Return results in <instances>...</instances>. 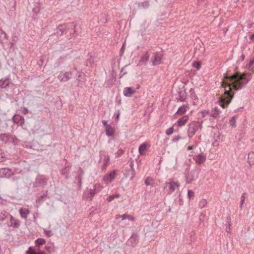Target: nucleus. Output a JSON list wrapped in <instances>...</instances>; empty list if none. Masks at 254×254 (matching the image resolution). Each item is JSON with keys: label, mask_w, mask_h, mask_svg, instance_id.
Wrapping results in <instances>:
<instances>
[{"label": "nucleus", "mask_w": 254, "mask_h": 254, "mask_svg": "<svg viewBox=\"0 0 254 254\" xmlns=\"http://www.w3.org/2000/svg\"><path fill=\"white\" fill-rule=\"evenodd\" d=\"M71 72H65L63 75H59L58 78L62 82H66L71 78Z\"/></svg>", "instance_id": "15"}, {"label": "nucleus", "mask_w": 254, "mask_h": 254, "mask_svg": "<svg viewBox=\"0 0 254 254\" xmlns=\"http://www.w3.org/2000/svg\"><path fill=\"white\" fill-rule=\"evenodd\" d=\"M194 192L190 190H189L188 191V196L189 199H190L191 198L193 197L194 196Z\"/></svg>", "instance_id": "47"}, {"label": "nucleus", "mask_w": 254, "mask_h": 254, "mask_svg": "<svg viewBox=\"0 0 254 254\" xmlns=\"http://www.w3.org/2000/svg\"><path fill=\"white\" fill-rule=\"evenodd\" d=\"M109 160L110 158L108 155H104L102 169H105L106 168L109 163Z\"/></svg>", "instance_id": "31"}, {"label": "nucleus", "mask_w": 254, "mask_h": 254, "mask_svg": "<svg viewBox=\"0 0 254 254\" xmlns=\"http://www.w3.org/2000/svg\"><path fill=\"white\" fill-rule=\"evenodd\" d=\"M15 43H14V42H10V47H9V48H10V49L14 47V45H15Z\"/></svg>", "instance_id": "63"}, {"label": "nucleus", "mask_w": 254, "mask_h": 254, "mask_svg": "<svg viewBox=\"0 0 254 254\" xmlns=\"http://www.w3.org/2000/svg\"><path fill=\"white\" fill-rule=\"evenodd\" d=\"M76 180L78 181V186L79 187L81 186V184H82V181H81V176H80V175H78L76 177Z\"/></svg>", "instance_id": "51"}, {"label": "nucleus", "mask_w": 254, "mask_h": 254, "mask_svg": "<svg viewBox=\"0 0 254 254\" xmlns=\"http://www.w3.org/2000/svg\"><path fill=\"white\" fill-rule=\"evenodd\" d=\"M114 132L115 130L111 126L107 127L106 128V134L108 136H112L114 134Z\"/></svg>", "instance_id": "30"}, {"label": "nucleus", "mask_w": 254, "mask_h": 254, "mask_svg": "<svg viewBox=\"0 0 254 254\" xmlns=\"http://www.w3.org/2000/svg\"><path fill=\"white\" fill-rule=\"evenodd\" d=\"M195 171L186 170V181L187 184H190L194 179V174Z\"/></svg>", "instance_id": "12"}, {"label": "nucleus", "mask_w": 254, "mask_h": 254, "mask_svg": "<svg viewBox=\"0 0 254 254\" xmlns=\"http://www.w3.org/2000/svg\"><path fill=\"white\" fill-rule=\"evenodd\" d=\"M135 92V90L133 88L131 87H126L124 89L123 93L125 96L130 97Z\"/></svg>", "instance_id": "19"}, {"label": "nucleus", "mask_w": 254, "mask_h": 254, "mask_svg": "<svg viewBox=\"0 0 254 254\" xmlns=\"http://www.w3.org/2000/svg\"><path fill=\"white\" fill-rule=\"evenodd\" d=\"M248 162L250 165L254 164V152H251L248 154Z\"/></svg>", "instance_id": "32"}, {"label": "nucleus", "mask_w": 254, "mask_h": 254, "mask_svg": "<svg viewBox=\"0 0 254 254\" xmlns=\"http://www.w3.org/2000/svg\"><path fill=\"white\" fill-rule=\"evenodd\" d=\"M116 174V171L115 170L111 172H110L109 174H106L104 177V180L105 181L107 182L108 183H109V182L110 183L115 178Z\"/></svg>", "instance_id": "20"}, {"label": "nucleus", "mask_w": 254, "mask_h": 254, "mask_svg": "<svg viewBox=\"0 0 254 254\" xmlns=\"http://www.w3.org/2000/svg\"><path fill=\"white\" fill-rule=\"evenodd\" d=\"M128 214H123L122 215H117L116 217V219H119L120 218H122V220H125L126 219H127L128 217Z\"/></svg>", "instance_id": "46"}, {"label": "nucleus", "mask_w": 254, "mask_h": 254, "mask_svg": "<svg viewBox=\"0 0 254 254\" xmlns=\"http://www.w3.org/2000/svg\"><path fill=\"white\" fill-rule=\"evenodd\" d=\"M5 213H6L5 211L0 212V222L3 221L5 219V218H6Z\"/></svg>", "instance_id": "42"}, {"label": "nucleus", "mask_w": 254, "mask_h": 254, "mask_svg": "<svg viewBox=\"0 0 254 254\" xmlns=\"http://www.w3.org/2000/svg\"><path fill=\"white\" fill-rule=\"evenodd\" d=\"M181 138V137L180 136H177L176 137H174L172 139V141L173 142H176V141L179 140Z\"/></svg>", "instance_id": "54"}, {"label": "nucleus", "mask_w": 254, "mask_h": 254, "mask_svg": "<svg viewBox=\"0 0 254 254\" xmlns=\"http://www.w3.org/2000/svg\"><path fill=\"white\" fill-rule=\"evenodd\" d=\"M44 231L45 235L48 237H50L53 235V233L51 230H46L44 229Z\"/></svg>", "instance_id": "44"}, {"label": "nucleus", "mask_w": 254, "mask_h": 254, "mask_svg": "<svg viewBox=\"0 0 254 254\" xmlns=\"http://www.w3.org/2000/svg\"><path fill=\"white\" fill-rule=\"evenodd\" d=\"M18 39V38L16 36H13L12 37V42L16 43Z\"/></svg>", "instance_id": "53"}, {"label": "nucleus", "mask_w": 254, "mask_h": 254, "mask_svg": "<svg viewBox=\"0 0 254 254\" xmlns=\"http://www.w3.org/2000/svg\"><path fill=\"white\" fill-rule=\"evenodd\" d=\"M78 171H79V175H80V176L82 177V175L84 173V171H83V169L81 167H79Z\"/></svg>", "instance_id": "56"}, {"label": "nucleus", "mask_w": 254, "mask_h": 254, "mask_svg": "<svg viewBox=\"0 0 254 254\" xmlns=\"http://www.w3.org/2000/svg\"><path fill=\"white\" fill-rule=\"evenodd\" d=\"M162 54L158 52H154L151 58L153 65L159 64L162 61Z\"/></svg>", "instance_id": "6"}, {"label": "nucleus", "mask_w": 254, "mask_h": 254, "mask_svg": "<svg viewBox=\"0 0 254 254\" xmlns=\"http://www.w3.org/2000/svg\"><path fill=\"white\" fill-rule=\"evenodd\" d=\"M125 50V44L124 43L120 50V56H122Z\"/></svg>", "instance_id": "52"}, {"label": "nucleus", "mask_w": 254, "mask_h": 254, "mask_svg": "<svg viewBox=\"0 0 254 254\" xmlns=\"http://www.w3.org/2000/svg\"><path fill=\"white\" fill-rule=\"evenodd\" d=\"M128 217H127V219H129V220L131 221H134L135 220V218L133 217V216L129 215H128Z\"/></svg>", "instance_id": "59"}, {"label": "nucleus", "mask_w": 254, "mask_h": 254, "mask_svg": "<svg viewBox=\"0 0 254 254\" xmlns=\"http://www.w3.org/2000/svg\"><path fill=\"white\" fill-rule=\"evenodd\" d=\"M13 172L11 169L8 168L0 169V178H9L13 176Z\"/></svg>", "instance_id": "7"}, {"label": "nucleus", "mask_w": 254, "mask_h": 254, "mask_svg": "<svg viewBox=\"0 0 254 254\" xmlns=\"http://www.w3.org/2000/svg\"><path fill=\"white\" fill-rule=\"evenodd\" d=\"M135 171L134 169H126L124 176L126 178H129L130 181L132 180L135 177Z\"/></svg>", "instance_id": "13"}, {"label": "nucleus", "mask_w": 254, "mask_h": 254, "mask_svg": "<svg viewBox=\"0 0 254 254\" xmlns=\"http://www.w3.org/2000/svg\"><path fill=\"white\" fill-rule=\"evenodd\" d=\"M246 193H243L241 197V203L240 205V208L242 209L243 207V205L244 203L245 199V195Z\"/></svg>", "instance_id": "40"}, {"label": "nucleus", "mask_w": 254, "mask_h": 254, "mask_svg": "<svg viewBox=\"0 0 254 254\" xmlns=\"http://www.w3.org/2000/svg\"><path fill=\"white\" fill-rule=\"evenodd\" d=\"M207 204V201L206 199H202L199 202V206L200 208H204Z\"/></svg>", "instance_id": "37"}, {"label": "nucleus", "mask_w": 254, "mask_h": 254, "mask_svg": "<svg viewBox=\"0 0 254 254\" xmlns=\"http://www.w3.org/2000/svg\"><path fill=\"white\" fill-rule=\"evenodd\" d=\"M76 79L78 81V86L81 87V85H80V80L78 79V78L81 76V74L80 73L76 74Z\"/></svg>", "instance_id": "58"}, {"label": "nucleus", "mask_w": 254, "mask_h": 254, "mask_svg": "<svg viewBox=\"0 0 254 254\" xmlns=\"http://www.w3.org/2000/svg\"><path fill=\"white\" fill-rule=\"evenodd\" d=\"M189 108V104L187 103L186 104L183 105L179 108L177 111L175 113V115H182L183 114L186 113V112L188 110Z\"/></svg>", "instance_id": "18"}, {"label": "nucleus", "mask_w": 254, "mask_h": 254, "mask_svg": "<svg viewBox=\"0 0 254 254\" xmlns=\"http://www.w3.org/2000/svg\"><path fill=\"white\" fill-rule=\"evenodd\" d=\"M45 243H46V241L44 239H42V238H39L35 241L36 246L37 247H39L40 246L43 245Z\"/></svg>", "instance_id": "33"}, {"label": "nucleus", "mask_w": 254, "mask_h": 254, "mask_svg": "<svg viewBox=\"0 0 254 254\" xmlns=\"http://www.w3.org/2000/svg\"><path fill=\"white\" fill-rule=\"evenodd\" d=\"M141 6L144 8H147L149 6V2L148 1H145L141 3Z\"/></svg>", "instance_id": "45"}, {"label": "nucleus", "mask_w": 254, "mask_h": 254, "mask_svg": "<svg viewBox=\"0 0 254 254\" xmlns=\"http://www.w3.org/2000/svg\"><path fill=\"white\" fill-rule=\"evenodd\" d=\"M190 98L193 101V104H195V103L198 101V97L195 93L194 90L191 88L190 90Z\"/></svg>", "instance_id": "26"}, {"label": "nucleus", "mask_w": 254, "mask_h": 254, "mask_svg": "<svg viewBox=\"0 0 254 254\" xmlns=\"http://www.w3.org/2000/svg\"><path fill=\"white\" fill-rule=\"evenodd\" d=\"M37 183L39 186H44L47 185V180L45 178L39 176L36 179Z\"/></svg>", "instance_id": "25"}, {"label": "nucleus", "mask_w": 254, "mask_h": 254, "mask_svg": "<svg viewBox=\"0 0 254 254\" xmlns=\"http://www.w3.org/2000/svg\"><path fill=\"white\" fill-rule=\"evenodd\" d=\"M11 80L9 77L0 79V86L1 88H6L9 86Z\"/></svg>", "instance_id": "17"}, {"label": "nucleus", "mask_w": 254, "mask_h": 254, "mask_svg": "<svg viewBox=\"0 0 254 254\" xmlns=\"http://www.w3.org/2000/svg\"><path fill=\"white\" fill-rule=\"evenodd\" d=\"M10 227L19 228L20 225V221L14 218L12 215L10 216Z\"/></svg>", "instance_id": "16"}, {"label": "nucleus", "mask_w": 254, "mask_h": 254, "mask_svg": "<svg viewBox=\"0 0 254 254\" xmlns=\"http://www.w3.org/2000/svg\"><path fill=\"white\" fill-rule=\"evenodd\" d=\"M124 153V151L122 149H118V150L117 151V152L115 153V157L116 158H118L119 157H120L121 156H122Z\"/></svg>", "instance_id": "39"}, {"label": "nucleus", "mask_w": 254, "mask_h": 254, "mask_svg": "<svg viewBox=\"0 0 254 254\" xmlns=\"http://www.w3.org/2000/svg\"><path fill=\"white\" fill-rule=\"evenodd\" d=\"M2 38H4L7 40L8 38V36L7 35V34L4 31H3L0 28V42L1 43H2Z\"/></svg>", "instance_id": "34"}, {"label": "nucleus", "mask_w": 254, "mask_h": 254, "mask_svg": "<svg viewBox=\"0 0 254 254\" xmlns=\"http://www.w3.org/2000/svg\"><path fill=\"white\" fill-rule=\"evenodd\" d=\"M12 120L14 124L21 126H23L24 124V117L18 114L14 115L12 118Z\"/></svg>", "instance_id": "11"}, {"label": "nucleus", "mask_w": 254, "mask_h": 254, "mask_svg": "<svg viewBox=\"0 0 254 254\" xmlns=\"http://www.w3.org/2000/svg\"><path fill=\"white\" fill-rule=\"evenodd\" d=\"M139 242V236L137 233H133L131 236L127 243L129 245L135 247Z\"/></svg>", "instance_id": "10"}, {"label": "nucleus", "mask_w": 254, "mask_h": 254, "mask_svg": "<svg viewBox=\"0 0 254 254\" xmlns=\"http://www.w3.org/2000/svg\"><path fill=\"white\" fill-rule=\"evenodd\" d=\"M133 166H134V164H133V161H131L129 163V169H134Z\"/></svg>", "instance_id": "61"}, {"label": "nucleus", "mask_w": 254, "mask_h": 254, "mask_svg": "<svg viewBox=\"0 0 254 254\" xmlns=\"http://www.w3.org/2000/svg\"><path fill=\"white\" fill-rule=\"evenodd\" d=\"M146 148L147 144L145 143H142L139 146L138 151L141 155H143L145 154Z\"/></svg>", "instance_id": "29"}, {"label": "nucleus", "mask_w": 254, "mask_h": 254, "mask_svg": "<svg viewBox=\"0 0 254 254\" xmlns=\"http://www.w3.org/2000/svg\"><path fill=\"white\" fill-rule=\"evenodd\" d=\"M102 189V187L98 184L94 185L92 188H87L83 192V198L87 200H92L94 195L99 192Z\"/></svg>", "instance_id": "2"}, {"label": "nucleus", "mask_w": 254, "mask_h": 254, "mask_svg": "<svg viewBox=\"0 0 254 254\" xmlns=\"http://www.w3.org/2000/svg\"><path fill=\"white\" fill-rule=\"evenodd\" d=\"M40 11V8L38 7L33 8V11H35L36 13H38Z\"/></svg>", "instance_id": "62"}, {"label": "nucleus", "mask_w": 254, "mask_h": 254, "mask_svg": "<svg viewBox=\"0 0 254 254\" xmlns=\"http://www.w3.org/2000/svg\"><path fill=\"white\" fill-rule=\"evenodd\" d=\"M173 131H174V128L173 127H171L170 128H169L168 129H167L166 131V133L169 135H171L172 134V133L173 132Z\"/></svg>", "instance_id": "49"}, {"label": "nucleus", "mask_w": 254, "mask_h": 254, "mask_svg": "<svg viewBox=\"0 0 254 254\" xmlns=\"http://www.w3.org/2000/svg\"><path fill=\"white\" fill-rule=\"evenodd\" d=\"M186 92L185 90L179 89L178 91V96L176 98L177 102H185L186 99Z\"/></svg>", "instance_id": "9"}, {"label": "nucleus", "mask_w": 254, "mask_h": 254, "mask_svg": "<svg viewBox=\"0 0 254 254\" xmlns=\"http://www.w3.org/2000/svg\"><path fill=\"white\" fill-rule=\"evenodd\" d=\"M202 127V122L193 121L188 125V135L189 137L193 136L199 128Z\"/></svg>", "instance_id": "3"}, {"label": "nucleus", "mask_w": 254, "mask_h": 254, "mask_svg": "<svg viewBox=\"0 0 254 254\" xmlns=\"http://www.w3.org/2000/svg\"><path fill=\"white\" fill-rule=\"evenodd\" d=\"M206 160V157L203 154H200L195 157V161L198 164H201L203 163Z\"/></svg>", "instance_id": "22"}, {"label": "nucleus", "mask_w": 254, "mask_h": 254, "mask_svg": "<svg viewBox=\"0 0 254 254\" xmlns=\"http://www.w3.org/2000/svg\"><path fill=\"white\" fill-rule=\"evenodd\" d=\"M254 64V58L253 59L251 60L249 62V64L247 65V68L249 70L252 69V68H253L252 66Z\"/></svg>", "instance_id": "41"}, {"label": "nucleus", "mask_w": 254, "mask_h": 254, "mask_svg": "<svg viewBox=\"0 0 254 254\" xmlns=\"http://www.w3.org/2000/svg\"><path fill=\"white\" fill-rule=\"evenodd\" d=\"M8 126L7 125V124L4 121V122H2L0 119V129H5Z\"/></svg>", "instance_id": "38"}, {"label": "nucleus", "mask_w": 254, "mask_h": 254, "mask_svg": "<svg viewBox=\"0 0 254 254\" xmlns=\"http://www.w3.org/2000/svg\"><path fill=\"white\" fill-rule=\"evenodd\" d=\"M229 124H230V126L232 127H236V117L235 116H233V117L231 118V119H230V120L229 121Z\"/></svg>", "instance_id": "36"}, {"label": "nucleus", "mask_w": 254, "mask_h": 254, "mask_svg": "<svg viewBox=\"0 0 254 254\" xmlns=\"http://www.w3.org/2000/svg\"><path fill=\"white\" fill-rule=\"evenodd\" d=\"M30 210L26 208L21 207L19 210V213L20 217L25 220H27L28 215L30 213Z\"/></svg>", "instance_id": "14"}, {"label": "nucleus", "mask_w": 254, "mask_h": 254, "mask_svg": "<svg viewBox=\"0 0 254 254\" xmlns=\"http://www.w3.org/2000/svg\"><path fill=\"white\" fill-rule=\"evenodd\" d=\"M20 111L24 115H27L29 113V110L26 107L21 108Z\"/></svg>", "instance_id": "48"}, {"label": "nucleus", "mask_w": 254, "mask_h": 254, "mask_svg": "<svg viewBox=\"0 0 254 254\" xmlns=\"http://www.w3.org/2000/svg\"><path fill=\"white\" fill-rule=\"evenodd\" d=\"M76 25L74 22H71L70 24H64L59 25L57 28L56 34L57 35H62L65 31H67L69 29L74 30V33H76L75 28Z\"/></svg>", "instance_id": "4"}, {"label": "nucleus", "mask_w": 254, "mask_h": 254, "mask_svg": "<svg viewBox=\"0 0 254 254\" xmlns=\"http://www.w3.org/2000/svg\"><path fill=\"white\" fill-rule=\"evenodd\" d=\"M26 254H36V252L33 251L32 247H29L26 251Z\"/></svg>", "instance_id": "50"}, {"label": "nucleus", "mask_w": 254, "mask_h": 254, "mask_svg": "<svg viewBox=\"0 0 254 254\" xmlns=\"http://www.w3.org/2000/svg\"><path fill=\"white\" fill-rule=\"evenodd\" d=\"M164 185V190L168 194L172 193L176 188L180 187V184L177 182H166Z\"/></svg>", "instance_id": "5"}, {"label": "nucleus", "mask_w": 254, "mask_h": 254, "mask_svg": "<svg viewBox=\"0 0 254 254\" xmlns=\"http://www.w3.org/2000/svg\"><path fill=\"white\" fill-rule=\"evenodd\" d=\"M189 119V118L188 116H184L177 121L178 126L180 127L184 126L188 122Z\"/></svg>", "instance_id": "23"}, {"label": "nucleus", "mask_w": 254, "mask_h": 254, "mask_svg": "<svg viewBox=\"0 0 254 254\" xmlns=\"http://www.w3.org/2000/svg\"><path fill=\"white\" fill-rule=\"evenodd\" d=\"M0 139L3 142H14L17 138L9 133H2L0 135Z\"/></svg>", "instance_id": "8"}, {"label": "nucleus", "mask_w": 254, "mask_h": 254, "mask_svg": "<svg viewBox=\"0 0 254 254\" xmlns=\"http://www.w3.org/2000/svg\"><path fill=\"white\" fill-rule=\"evenodd\" d=\"M150 55L148 52L145 53V54L143 55L139 61L140 63H143L145 64H146L147 62H148L149 60Z\"/></svg>", "instance_id": "27"}, {"label": "nucleus", "mask_w": 254, "mask_h": 254, "mask_svg": "<svg viewBox=\"0 0 254 254\" xmlns=\"http://www.w3.org/2000/svg\"><path fill=\"white\" fill-rule=\"evenodd\" d=\"M192 65L195 67L197 69H199L201 66V64L199 62H195L193 63Z\"/></svg>", "instance_id": "43"}, {"label": "nucleus", "mask_w": 254, "mask_h": 254, "mask_svg": "<svg viewBox=\"0 0 254 254\" xmlns=\"http://www.w3.org/2000/svg\"><path fill=\"white\" fill-rule=\"evenodd\" d=\"M153 181V179L151 178H149V177H147L145 180V184L146 185V186H151V187H154V185L153 184L151 183V182Z\"/></svg>", "instance_id": "35"}, {"label": "nucleus", "mask_w": 254, "mask_h": 254, "mask_svg": "<svg viewBox=\"0 0 254 254\" xmlns=\"http://www.w3.org/2000/svg\"><path fill=\"white\" fill-rule=\"evenodd\" d=\"M231 218L230 216H227L226 219V231L227 233L231 232Z\"/></svg>", "instance_id": "28"}, {"label": "nucleus", "mask_w": 254, "mask_h": 254, "mask_svg": "<svg viewBox=\"0 0 254 254\" xmlns=\"http://www.w3.org/2000/svg\"><path fill=\"white\" fill-rule=\"evenodd\" d=\"M201 113L203 115V117H204L205 115L208 114L209 113V112L206 110H204L201 112Z\"/></svg>", "instance_id": "60"}, {"label": "nucleus", "mask_w": 254, "mask_h": 254, "mask_svg": "<svg viewBox=\"0 0 254 254\" xmlns=\"http://www.w3.org/2000/svg\"><path fill=\"white\" fill-rule=\"evenodd\" d=\"M250 39L251 41H254V34L251 35Z\"/></svg>", "instance_id": "64"}, {"label": "nucleus", "mask_w": 254, "mask_h": 254, "mask_svg": "<svg viewBox=\"0 0 254 254\" xmlns=\"http://www.w3.org/2000/svg\"><path fill=\"white\" fill-rule=\"evenodd\" d=\"M70 168V166L67 165L61 170V174L64 176L66 179H68L69 177Z\"/></svg>", "instance_id": "21"}, {"label": "nucleus", "mask_w": 254, "mask_h": 254, "mask_svg": "<svg viewBox=\"0 0 254 254\" xmlns=\"http://www.w3.org/2000/svg\"><path fill=\"white\" fill-rule=\"evenodd\" d=\"M221 112L218 109V107H215L212 110L210 116L214 118H218L220 117V114Z\"/></svg>", "instance_id": "24"}, {"label": "nucleus", "mask_w": 254, "mask_h": 254, "mask_svg": "<svg viewBox=\"0 0 254 254\" xmlns=\"http://www.w3.org/2000/svg\"><path fill=\"white\" fill-rule=\"evenodd\" d=\"M102 123L103 126L106 127V128L107 127H109L110 125L107 124V122L105 120L102 121Z\"/></svg>", "instance_id": "57"}, {"label": "nucleus", "mask_w": 254, "mask_h": 254, "mask_svg": "<svg viewBox=\"0 0 254 254\" xmlns=\"http://www.w3.org/2000/svg\"><path fill=\"white\" fill-rule=\"evenodd\" d=\"M115 198V196H114L113 195H110L109 196H108L107 198V200L108 201H111L112 200H113Z\"/></svg>", "instance_id": "55"}, {"label": "nucleus", "mask_w": 254, "mask_h": 254, "mask_svg": "<svg viewBox=\"0 0 254 254\" xmlns=\"http://www.w3.org/2000/svg\"><path fill=\"white\" fill-rule=\"evenodd\" d=\"M252 73H241L236 72L232 75H229L225 73L223 74L224 80L222 82L223 87L228 88V90H225L223 96L219 98V103L220 106L225 108L230 104L233 97L231 92L234 90L238 91L242 89L249 82L252 78Z\"/></svg>", "instance_id": "1"}]
</instances>
